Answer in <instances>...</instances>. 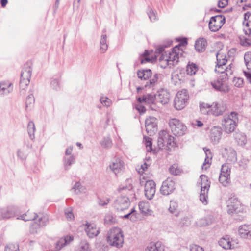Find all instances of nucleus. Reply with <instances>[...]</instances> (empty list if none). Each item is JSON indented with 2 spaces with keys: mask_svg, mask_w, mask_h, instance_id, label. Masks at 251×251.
I'll return each mask as SVG.
<instances>
[{
  "mask_svg": "<svg viewBox=\"0 0 251 251\" xmlns=\"http://www.w3.org/2000/svg\"><path fill=\"white\" fill-rule=\"evenodd\" d=\"M107 241L112 246L121 247L124 243V237L121 229L118 227L111 228L108 232Z\"/></svg>",
  "mask_w": 251,
  "mask_h": 251,
  "instance_id": "nucleus-1",
  "label": "nucleus"
},
{
  "mask_svg": "<svg viewBox=\"0 0 251 251\" xmlns=\"http://www.w3.org/2000/svg\"><path fill=\"white\" fill-rule=\"evenodd\" d=\"M189 98L188 92L186 89L178 91L174 99L175 108L177 110L184 108L188 102Z\"/></svg>",
  "mask_w": 251,
  "mask_h": 251,
  "instance_id": "nucleus-2",
  "label": "nucleus"
},
{
  "mask_svg": "<svg viewBox=\"0 0 251 251\" xmlns=\"http://www.w3.org/2000/svg\"><path fill=\"white\" fill-rule=\"evenodd\" d=\"M169 125L173 134L176 136H181L186 132V126L177 119L170 120Z\"/></svg>",
  "mask_w": 251,
  "mask_h": 251,
  "instance_id": "nucleus-3",
  "label": "nucleus"
},
{
  "mask_svg": "<svg viewBox=\"0 0 251 251\" xmlns=\"http://www.w3.org/2000/svg\"><path fill=\"white\" fill-rule=\"evenodd\" d=\"M32 73V69L28 63L25 64L21 73L20 87L25 89L29 84Z\"/></svg>",
  "mask_w": 251,
  "mask_h": 251,
  "instance_id": "nucleus-4",
  "label": "nucleus"
},
{
  "mask_svg": "<svg viewBox=\"0 0 251 251\" xmlns=\"http://www.w3.org/2000/svg\"><path fill=\"white\" fill-rule=\"evenodd\" d=\"M201 181V191L200 195V200L204 205L207 204V193L210 187V185L208 181V177L205 175H201L200 176Z\"/></svg>",
  "mask_w": 251,
  "mask_h": 251,
  "instance_id": "nucleus-5",
  "label": "nucleus"
},
{
  "mask_svg": "<svg viewBox=\"0 0 251 251\" xmlns=\"http://www.w3.org/2000/svg\"><path fill=\"white\" fill-rule=\"evenodd\" d=\"M225 17L221 15L213 16L209 23V29L212 32L218 31L225 23Z\"/></svg>",
  "mask_w": 251,
  "mask_h": 251,
  "instance_id": "nucleus-6",
  "label": "nucleus"
},
{
  "mask_svg": "<svg viewBox=\"0 0 251 251\" xmlns=\"http://www.w3.org/2000/svg\"><path fill=\"white\" fill-rule=\"evenodd\" d=\"M20 213L18 207L8 206L0 209V220L9 219L17 216Z\"/></svg>",
  "mask_w": 251,
  "mask_h": 251,
  "instance_id": "nucleus-7",
  "label": "nucleus"
},
{
  "mask_svg": "<svg viewBox=\"0 0 251 251\" xmlns=\"http://www.w3.org/2000/svg\"><path fill=\"white\" fill-rule=\"evenodd\" d=\"M228 79V74L226 72V74L221 75L216 81L211 82V85L217 91L226 93L228 91V88L224 82Z\"/></svg>",
  "mask_w": 251,
  "mask_h": 251,
  "instance_id": "nucleus-8",
  "label": "nucleus"
},
{
  "mask_svg": "<svg viewBox=\"0 0 251 251\" xmlns=\"http://www.w3.org/2000/svg\"><path fill=\"white\" fill-rule=\"evenodd\" d=\"M173 141L174 137L170 135L166 131L162 130L159 133L157 143L159 148H162L165 145H171Z\"/></svg>",
  "mask_w": 251,
  "mask_h": 251,
  "instance_id": "nucleus-9",
  "label": "nucleus"
},
{
  "mask_svg": "<svg viewBox=\"0 0 251 251\" xmlns=\"http://www.w3.org/2000/svg\"><path fill=\"white\" fill-rule=\"evenodd\" d=\"M129 205L130 201L128 197L120 196L115 201L114 206L118 211H124L128 208Z\"/></svg>",
  "mask_w": 251,
  "mask_h": 251,
  "instance_id": "nucleus-10",
  "label": "nucleus"
},
{
  "mask_svg": "<svg viewBox=\"0 0 251 251\" xmlns=\"http://www.w3.org/2000/svg\"><path fill=\"white\" fill-rule=\"evenodd\" d=\"M248 210V207L240 202L238 207L231 214L234 215L236 220L242 221L247 217Z\"/></svg>",
  "mask_w": 251,
  "mask_h": 251,
  "instance_id": "nucleus-11",
  "label": "nucleus"
},
{
  "mask_svg": "<svg viewBox=\"0 0 251 251\" xmlns=\"http://www.w3.org/2000/svg\"><path fill=\"white\" fill-rule=\"evenodd\" d=\"M145 127L147 133L151 136L157 130V119L154 117H150L145 121Z\"/></svg>",
  "mask_w": 251,
  "mask_h": 251,
  "instance_id": "nucleus-12",
  "label": "nucleus"
},
{
  "mask_svg": "<svg viewBox=\"0 0 251 251\" xmlns=\"http://www.w3.org/2000/svg\"><path fill=\"white\" fill-rule=\"evenodd\" d=\"M154 97L156 101L162 105L168 103L170 100V93L166 89H161L158 90L157 93L154 94Z\"/></svg>",
  "mask_w": 251,
  "mask_h": 251,
  "instance_id": "nucleus-13",
  "label": "nucleus"
},
{
  "mask_svg": "<svg viewBox=\"0 0 251 251\" xmlns=\"http://www.w3.org/2000/svg\"><path fill=\"white\" fill-rule=\"evenodd\" d=\"M175 189V181L171 179L168 178L163 181L160 188V192L164 195H168L172 193Z\"/></svg>",
  "mask_w": 251,
  "mask_h": 251,
  "instance_id": "nucleus-14",
  "label": "nucleus"
},
{
  "mask_svg": "<svg viewBox=\"0 0 251 251\" xmlns=\"http://www.w3.org/2000/svg\"><path fill=\"white\" fill-rule=\"evenodd\" d=\"M124 167V162L119 157H114L109 165L110 170L117 175L122 170Z\"/></svg>",
  "mask_w": 251,
  "mask_h": 251,
  "instance_id": "nucleus-15",
  "label": "nucleus"
},
{
  "mask_svg": "<svg viewBox=\"0 0 251 251\" xmlns=\"http://www.w3.org/2000/svg\"><path fill=\"white\" fill-rule=\"evenodd\" d=\"M156 185L152 180L146 181L145 185V195L149 200H151L154 196L156 191Z\"/></svg>",
  "mask_w": 251,
  "mask_h": 251,
  "instance_id": "nucleus-16",
  "label": "nucleus"
},
{
  "mask_svg": "<svg viewBox=\"0 0 251 251\" xmlns=\"http://www.w3.org/2000/svg\"><path fill=\"white\" fill-rule=\"evenodd\" d=\"M211 106V114L215 116L223 115L226 109V104L223 101L213 102Z\"/></svg>",
  "mask_w": 251,
  "mask_h": 251,
  "instance_id": "nucleus-17",
  "label": "nucleus"
},
{
  "mask_svg": "<svg viewBox=\"0 0 251 251\" xmlns=\"http://www.w3.org/2000/svg\"><path fill=\"white\" fill-rule=\"evenodd\" d=\"M222 125L227 133L233 132L236 127V123L230 118H224L222 121Z\"/></svg>",
  "mask_w": 251,
  "mask_h": 251,
  "instance_id": "nucleus-18",
  "label": "nucleus"
},
{
  "mask_svg": "<svg viewBox=\"0 0 251 251\" xmlns=\"http://www.w3.org/2000/svg\"><path fill=\"white\" fill-rule=\"evenodd\" d=\"M222 130L220 127L214 126L210 130V139L214 144L218 143L221 138Z\"/></svg>",
  "mask_w": 251,
  "mask_h": 251,
  "instance_id": "nucleus-19",
  "label": "nucleus"
},
{
  "mask_svg": "<svg viewBox=\"0 0 251 251\" xmlns=\"http://www.w3.org/2000/svg\"><path fill=\"white\" fill-rule=\"evenodd\" d=\"M223 156L227 158V160L234 163L237 161L236 151L232 148L227 147L224 148L222 151Z\"/></svg>",
  "mask_w": 251,
  "mask_h": 251,
  "instance_id": "nucleus-20",
  "label": "nucleus"
},
{
  "mask_svg": "<svg viewBox=\"0 0 251 251\" xmlns=\"http://www.w3.org/2000/svg\"><path fill=\"white\" fill-rule=\"evenodd\" d=\"M179 48L178 46H176L173 49L171 52L168 53V65L174 66L177 64L178 62L179 56L178 52H177V50H179Z\"/></svg>",
  "mask_w": 251,
  "mask_h": 251,
  "instance_id": "nucleus-21",
  "label": "nucleus"
},
{
  "mask_svg": "<svg viewBox=\"0 0 251 251\" xmlns=\"http://www.w3.org/2000/svg\"><path fill=\"white\" fill-rule=\"evenodd\" d=\"M239 235L241 238L251 240V225H243L238 228Z\"/></svg>",
  "mask_w": 251,
  "mask_h": 251,
  "instance_id": "nucleus-22",
  "label": "nucleus"
},
{
  "mask_svg": "<svg viewBox=\"0 0 251 251\" xmlns=\"http://www.w3.org/2000/svg\"><path fill=\"white\" fill-rule=\"evenodd\" d=\"M85 231L90 238H94L98 235L100 233L99 229L97 228L96 225L94 223H87Z\"/></svg>",
  "mask_w": 251,
  "mask_h": 251,
  "instance_id": "nucleus-23",
  "label": "nucleus"
},
{
  "mask_svg": "<svg viewBox=\"0 0 251 251\" xmlns=\"http://www.w3.org/2000/svg\"><path fill=\"white\" fill-rule=\"evenodd\" d=\"M13 91L12 84L8 81L0 83V97H3L10 94Z\"/></svg>",
  "mask_w": 251,
  "mask_h": 251,
  "instance_id": "nucleus-24",
  "label": "nucleus"
},
{
  "mask_svg": "<svg viewBox=\"0 0 251 251\" xmlns=\"http://www.w3.org/2000/svg\"><path fill=\"white\" fill-rule=\"evenodd\" d=\"M240 201L236 197H233L229 198L227 202V212L231 214L233 211H235L237 207H238Z\"/></svg>",
  "mask_w": 251,
  "mask_h": 251,
  "instance_id": "nucleus-25",
  "label": "nucleus"
},
{
  "mask_svg": "<svg viewBox=\"0 0 251 251\" xmlns=\"http://www.w3.org/2000/svg\"><path fill=\"white\" fill-rule=\"evenodd\" d=\"M219 246L224 249H232L236 247L233 243H232L229 236L226 235L221 238L218 241Z\"/></svg>",
  "mask_w": 251,
  "mask_h": 251,
  "instance_id": "nucleus-26",
  "label": "nucleus"
},
{
  "mask_svg": "<svg viewBox=\"0 0 251 251\" xmlns=\"http://www.w3.org/2000/svg\"><path fill=\"white\" fill-rule=\"evenodd\" d=\"M234 138L238 145L241 146L245 145L247 141L246 135L240 131L235 132Z\"/></svg>",
  "mask_w": 251,
  "mask_h": 251,
  "instance_id": "nucleus-27",
  "label": "nucleus"
},
{
  "mask_svg": "<svg viewBox=\"0 0 251 251\" xmlns=\"http://www.w3.org/2000/svg\"><path fill=\"white\" fill-rule=\"evenodd\" d=\"M159 75H160L157 74H154L153 77L146 83L145 87L146 88L149 87V88H151L153 90L154 89L155 87H156L159 83Z\"/></svg>",
  "mask_w": 251,
  "mask_h": 251,
  "instance_id": "nucleus-28",
  "label": "nucleus"
},
{
  "mask_svg": "<svg viewBox=\"0 0 251 251\" xmlns=\"http://www.w3.org/2000/svg\"><path fill=\"white\" fill-rule=\"evenodd\" d=\"M206 45V40L204 38H200L196 41L195 48L197 51L202 52L205 50Z\"/></svg>",
  "mask_w": 251,
  "mask_h": 251,
  "instance_id": "nucleus-29",
  "label": "nucleus"
},
{
  "mask_svg": "<svg viewBox=\"0 0 251 251\" xmlns=\"http://www.w3.org/2000/svg\"><path fill=\"white\" fill-rule=\"evenodd\" d=\"M146 251H164V246L160 242L151 243L146 249Z\"/></svg>",
  "mask_w": 251,
  "mask_h": 251,
  "instance_id": "nucleus-30",
  "label": "nucleus"
},
{
  "mask_svg": "<svg viewBox=\"0 0 251 251\" xmlns=\"http://www.w3.org/2000/svg\"><path fill=\"white\" fill-rule=\"evenodd\" d=\"M152 72L151 69L138 70L137 72L138 77L141 79L147 80L151 77Z\"/></svg>",
  "mask_w": 251,
  "mask_h": 251,
  "instance_id": "nucleus-31",
  "label": "nucleus"
},
{
  "mask_svg": "<svg viewBox=\"0 0 251 251\" xmlns=\"http://www.w3.org/2000/svg\"><path fill=\"white\" fill-rule=\"evenodd\" d=\"M139 208L140 212L145 215H151L152 211L149 208V204L148 202L144 201L140 202Z\"/></svg>",
  "mask_w": 251,
  "mask_h": 251,
  "instance_id": "nucleus-32",
  "label": "nucleus"
},
{
  "mask_svg": "<svg viewBox=\"0 0 251 251\" xmlns=\"http://www.w3.org/2000/svg\"><path fill=\"white\" fill-rule=\"evenodd\" d=\"M218 55V53H217V64L215 67V71L217 73H223L224 70H220V69H223V66H225L226 65L227 60L225 58H223L222 59H219Z\"/></svg>",
  "mask_w": 251,
  "mask_h": 251,
  "instance_id": "nucleus-33",
  "label": "nucleus"
},
{
  "mask_svg": "<svg viewBox=\"0 0 251 251\" xmlns=\"http://www.w3.org/2000/svg\"><path fill=\"white\" fill-rule=\"evenodd\" d=\"M35 129V126L34 122L32 121H29L27 126V132L30 139L32 141H33L35 138L34 133Z\"/></svg>",
  "mask_w": 251,
  "mask_h": 251,
  "instance_id": "nucleus-34",
  "label": "nucleus"
},
{
  "mask_svg": "<svg viewBox=\"0 0 251 251\" xmlns=\"http://www.w3.org/2000/svg\"><path fill=\"white\" fill-rule=\"evenodd\" d=\"M108 49V45L107 44V36L106 35H102L100 41V51L101 53H104Z\"/></svg>",
  "mask_w": 251,
  "mask_h": 251,
  "instance_id": "nucleus-35",
  "label": "nucleus"
},
{
  "mask_svg": "<svg viewBox=\"0 0 251 251\" xmlns=\"http://www.w3.org/2000/svg\"><path fill=\"white\" fill-rule=\"evenodd\" d=\"M73 240V237L71 236H67L64 238H61L56 243V248L60 249L66 244H69Z\"/></svg>",
  "mask_w": 251,
  "mask_h": 251,
  "instance_id": "nucleus-36",
  "label": "nucleus"
},
{
  "mask_svg": "<svg viewBox=\"0 0 251 251\" xmlns=\"http://www.w3.org/2000/svg\"><path fill=\"white\" fill-rule=\"evenodd\" d=\"M64 165L66 170H68L70 166L75 163V158L73 155L64 157L63 159Z\"/></svg>",
  "mask_w": 251,
  "mask_h": 251,
  "instance_id": "nucleus-37",
  "label": "nucleus"
},
{
  "mask_svg": "<svg viewBox=\"0 0 251 251\" xmlns=\"http://www.w3.org/2000/svg\"><path fill=\"white\" fill-rule=\"evenodd\" d=\"M200 108L201 112L203 114H211L212 106L209 104L202 102L200 104Z\"/></svg>",
  "mask_w": 251,
  "mask_h": 251,
  "instance_id": "nucleus-38",
  "label": "nucleus"
},
{
  "mask_svg": "<svg viewBox=\"0 0 251 251\" xmlns=\"http://www.w3.org/2000/svg\"><path fill=\"white\" fill-rule=\"evenodd\" d=\"M198 70V66L194 63H189L187 66L186 72L187 74L190 75L195 74Z\"/></svg>",
  "mask_w": 251,
  "mask_h": 251,
  "instance_id": "nucleus-39",
  "label": "nucleus"
},
{
  "mask_svg": "<svg viewBox=\"0 0 251 251\" xmlns=\"http://www.w3.org/2000/svg\"><path fill=\"white\" fill-rule=\"evenodd\" d=\"M101 146L105 149H109L112 146V141L109 137H104L100 142Z\"/></svg>",
  "mask_w": 251,
  "mask_h": 251,
  "instance_id": "nucleus-40",
  "label": "nucleus"
},
{
  "mask_svg": "<svg viewBox=\"0 0 251 251\" xmlns=\"http://www.w3.org/2000/svg\"><path fill=\"white\" fill-rule=\"evenodd\" d=\"M169 211H170V213L174 214L176 217H177L179 215V212L177 210V204L176 202L174 201H170Z\"/></svg>",
  "mask_w": 251,
  "mask_h": 251,
  "instance_id": "nucleus-41",
  "label": "nucleus"
},
{
  "mask_svg": "<svg viewBox=\"0 0 251 251\" xmlns=\"http://www.w3.org/2000/svg\"><path fill=\"white\" fill-rule=\"evenodd\" d=\"M244 61L248 70L251 69V52L245 53L244 55Z\"/></svg>",
  "mask_w": 251,
  "mask_h": 251,
  "instance_id": "nucleus-42",
  "label": "nucleus"
},
{
  "mask_svg": "<svg viewBox=\"0 0 251 251\" xmlns=\"http://www.w3.org/2000/svg\"><path fill=\"white\" fill-rule=\"evenodd\" d=\"M230 176H227L224 175H220L219 180V182L223 185L226 186L230 181Z\"/></svg>",
  "mask_w": 251,
  "mask_h": 251,
  "instance_id": "nucleus-43",
  "label": "nucleus"
},
{
  "mask_svg": "<svg viewBox=\"0 0 251 251\" xmlns=\"http://www.w3.org/2000/svg\"><path fill=\"white\" fill-rule=\"evenodd\" d=\"M48 221V217L47 216L43 215L38 219L37 224L39 227H43L47 225Z\"/></svg>",
  "mask_w": 251,
  "mask_h": 251,
  "instance_id": "nucleus-44",
  "label": "nucleus"
},
{
  "mask_svg": "<svg viewBox=\"0 0 251 251\" xmlns=\"http://www.w3.org/2000/svg\"><path fill=\"white\" fill-rule=\"evenodd\" d=\"M27 216V214L25 213L24 214H22L20 215L19 217H17V219L22 220L24 221H28L30 220H35L37 219V217H38V215L37 214L34 213L33 216L30 218H26Z\"/></svg>",
  "mask_w": 251,
  "mask_h": 251,
  "instance_id": "nucleus-45",
  "label": "nucleus"
},
{
  "mask_svg": "<svg viewBox=\"0 0 251 251\" xmlns=\"http://www.w3.org/2000/svg\"><path fill=\"white\" fill-rule=\"evenodd\" d=\"M240 44L244 47H249L251 45V39L247 38L244 36H240Z\"/></svg>",
  "mask_w": 251,
  "mask_h": 251,
  "instance_id": "nucleus-46",
  "label": "nucleus"
},
{
  "mask_svg": "<svg viewBox=\"0 0 251 251\" xmlns=\"http://www.w3.org/2000/svg\"><path fill=\"white\" fill-rule=\"evenodd\" d=\"M191 224L190 218L188 217H184L182 218L178 225L180 226H188Z\"/></svg>",
  "mask_w": 251,
  "mask_h": 251,
  "instance_id": "nucleus-47",
  "label": "nucleus"
},
{
  "mask_svg": "<svg viewBox=\"0 0 251 251\" xmlns=\"http://www.w3.org/2000/svg\"><path fill=\"white\" fill-rule=\"evenodd\" d=\"M230 167L228 165L224 164L222 166L220 175H224L227 176H230Z\"/></svg>",
  "mask_w": 251,
  "mask_h": 251,
  "instance_id": "nucleus-48",
  "label": "nucleus"
},
{
  "mask_svg": "<svg viewBox=\"0 0 251 251\" xmlns=\"http://www.w3.org/2000/svg\"><path fill=\"white\" fill-rule=\"evenodd\" d=\"M78 251H89V244L87 241H82L79 245Z\"/></svg>",
  "mask_w": 251,
  "mask_h": 251,
  "instance_id": "nucleus-49",
  "label": "nucleus"
},
{
  "mask_svg": "<svg viewBox=\"0 0 251 251\" xmlns=\"http://www.w3.org/2000/svg\"><path fill=\"white\" fill-rule=\"evenodd\" d=\"M72 189L77 194L82 192L84 190V188L81 185L79 182H76Z\"/></svg>",
  "mask_w": 251,
  "mask_h": 251,
  "instance_id": "nucleus-50",
  "label": "nucleus"
},
{
  "mask_svg": "<svg viewBox=\"0 0 251 251\" xmlns=\"http://www.w3.org/2000/svg\"><path fill=\"white\" fill-rule=\"evenodd\" d=\"M147 13L151 22H154L157 19L156 13L151 8H150L148 9Z\"/></svg>",
  "mask_w": 251,
  "mask_h": 251,
  "instance_id": "nucleus-51",
  "label": "nucleus"
},
{
  "mask_svg": "<svg viewBox=\"0 0 251 251\" xmlns=\"http://www.w3.org/2000/svg\"><path fill=\"white\" fill-rule=\"evenodd\" d=\"M4 251H19V245L10 244L5 247Z\"/></svg>",
  "mask_w": 251,
  "mask_h": 251,
  "instance_id": "nucleus-52",
  "label": "nucleus"
},
{
  "mask_svg": "<svg viewBox=\"0 0 251 251\" xmlns=\"http://www.w3.org/2000/svg\"><path fill=\"white\" fill-rule=\"evenodd\" d=\"M146 97V103L148 104H153L155 101H156V99L155 98L154 95H152L151 94H148L145 95Z\"/></svg>",
  "mask_w": 251,
  "mask_h": 251,
  "instance_id": "nucleus-53",
  "label": "nucleus"
},
{
  "mask_svg": "<svg viewBox=\"0 0 251 251\" xmlns=\"http://www.w3.org/2000/svg\"><path fill=\"white\" fill-rule=\"evenodd\" d=\"M165 54L164 53L162 54L159 57V61L160 62L165 61V65L163 64L161 65V67L165 68L166 65H168V53H167L166 52H165Z\"/></svg>",
  "mask_w": 251,
  "mask_h": 251,
  "instance_id": "nucleus-54",
  "label": "nucleus"
},
{
  "mask_svg": "<svg viewBox=\"0 0 251 251\" xmlns=\"http://www.w3.org/2000/svg\"><path fill=\"white\" fill-rule=\"evenodd\" d=\"M51 87L54 90H58L60 89V83L58 79L53 78L50 82Z\"/></svg>",
  "mask_w": 251,
  "mask_h": 251,
  "instance_id": "nucleus-55",
  "label": "nucleus"
},
{
  "mask_svg": "<svg viewBox=\"0 0 251 251\" xmlns=\"http://www.w3.org/2000/svg\"><path fill=\"white\" fill-rule=\"evenodd\" d=\"M34 98L33 95V94H30L29 95L26 99L25 101V104L26 107L27 108L28 107H30L31 105L34 103Z\"/></svg>",
  "mask_w": 251,
  "mask_h": 251,
  "instance_id": "nucleus-56",
  "label": "nucleus"
},
{
  "mask_svg": "<svg viewBox=\"0 0 251 251\" xmlns=\"http://www.w3.org/2000/svg\"><path fill=\"white\" fill-rule=\"evenodd\" d=\"M233 82L234 86L237 87H242L243 86L244 80L242 78L235 77Z\"/></svg>",
  "mask_w": 251,
  "mask_h": 251,
  "instance_id": "nucleus-57",
  "label": "nucleus"
},
{
  "mask_svg": "<svg viewBox=\"0 0 251 251\" xmlns=\"http://www.w3.org/2000/svg\"><path fill=\"white\" fill-rule=\"evenodd\" d=\"M149 55V53L148 50H146L144 53L142 55V58L141 59V63H145L150 61L151 59L148 56Z\"/></svg>",
  "mask_w": 251,
  "mask_h": 251,
  "instance_id": "nucleus-58",
  "label": "nucleus"
},
{
  "mask_svg": "<svg viewBox=\"0 0 251 251\" xmlns=\"http://www.w3.org/2000/svg\"><path fill=\"white\" fill-rule=\"evenodd\" d=\"M65 214L66 218L68 220H72L74 218V216L72 212V210L70 208H68L65 210Z\"/></svg>",
  "mask_w": 251,
  "mask_h": 251,
  "instance_id": "nucleus-59",
  "label": "nucleus"
},
{
  "mask_svg": "<svg viewBox=\"0 0 251 251\" xmlns=\"http://www.w3.org/2000/svg\"><path fill=\"white\" fill-rule=\"evenodd\" d=\"M100 101L102 104L106 107H109L112 102L111 100L107 98H101Z\"/></svg>",
  "mask_w": 251,
  "mask_h": 251,
  "instance_id": "nucleus-60",
  "label": "nucleus"
},
{
  "mask_svg": "<svg viewBox=\"0 0 251 251\" xmlns=\"http://www.w3.org/2000/svg\"><path fill=\"white\" fill-rule=\"evenodd\" d=\"M169 170L170 173L174 175H177L179 172V170L176 168V165L171 166Z\"/></svg>",
  "mask_w": 251,
  "mask_h": 251,
  "instance_id": "nucleus-61",
  "label": "nucleus"
},
{
  "mask_svg": "<svg viewBox=\"0 0 251 251\" xmlns=\"http://www.w3.org/2000/svg\"><path fill=\"white\" fill-rule=\"evenodd\" d=\"M135 108L138 111L140 114L144 113L146 111L145 107L141 104H136L135 106Z\"/></svg>",
  "mask_w": 251,
  "mask_h": 251,
  "instance_id": "nucleus-62",
  "label": "nucleus"
},
{
  "mask_svg": "<svg viewBox=\"0 0 251 251\" xmlns=\"http://www.w3.org/2000/svg\"><path fill=\"white\" fill-rule=\"evenodd\" d=\"M190 251H204L203 249L197 245L190 246Z\"/></svg>",
  "mask_w": 251,
  "mask_h": 251,
  "instance_id": "nucleus-63",
  "label": "nucleus"
},
{
  "mask_svg": "<svg viewBox=\"0 0 251 251\" xmlns=\"http://www.w3.org/2000/svg\"><path fill=\"white\" fill-rule=\"evenodd\" d=\"M243 73L247 80L251 84V71H243Z\"/></svg>",
  "mask_w": 251,
  "mask_h": 251,
  "instance_id": "nucleus-64",
  "label": "nucleus"
}]
</instances>
